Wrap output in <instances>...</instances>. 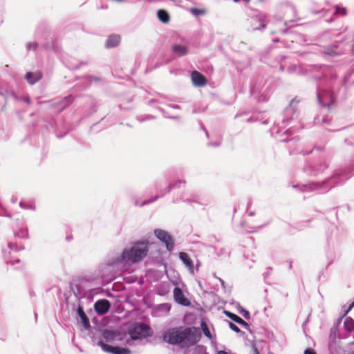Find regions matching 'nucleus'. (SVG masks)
<instances>
[{
	"label": "nucleus",
	"instance_id": "f257e3e1",
	"mask_svg": "<svg viewBox=\"0 0 354 354\" xmlns=\"http://www.w3.org/2000/svg\"><path fill=\"white\" fill-rule=\"evenodd\" d=\"M148 250V244L145 241L137 242L131 248L124 249L120 256L113 259L102 268V278L106 281L113 280L115 277V274L112 273L114 266H125L129 263L141 261L147 256Z\"/></svg>",
	"mask_w": 354,
	"mask_h": 354
},
{
	"label": "nucleus",
	"instance_id": "f03ea898",
	"mask_svg": "<svg viewBox=\"0 0 354 354\" xmlns=\"http://www.w3.org/2000/svg\"><path fill=\"white\" fill-rule=\"evenodd\" d=\"M200 339V334L195 327H173L162 333V341L178 346L181 348H187L195 345Z\"/></svg>",
	"mask_w": 354,
	"mask_h": 354
},
{
	"label": "nucleus",
	"instance_id": "7ed1b4c3",
	"mask_svg": "<svg viewBox=\"0 0 354 354\" xmlns=\"http://www.w3.org/2000/svg\"><path fill=\"white\" fill-rule=\"evenodd\" d=\"M299 103V100L296 99H293L290 102L289 105L286 107L283 113V118L281 119V123L278 122L277 126L278 129L277 130V133H279L282 129L286 127V126L291 124L292 123L296 122L298 118L297 113V104Z\"/></svg>",
	"mask_w": 354,
	"mask_h": 354
},
{
	"label": "nucleus",
	"instance_id": "20e7f679",
	"mask_svg": "<svg viewBox=\"0 0 354 354\" xmlns=\"http://www.w3.org/2000/svg\"><path fill=\"white\" fill-rule=\"evenodd\" d=\"M354 307V301L349 305L346 310H344L343 314L334 322L333 326L330 330L329 339H328V348L332 352L333 348L337 344V339L346 338V337L341 336L339 333V329L342 324V319L346 316L348 312Z\"/></svg>",
	"mask_w": 354,
	"mask_h": 354
},
{
	"label": "nucleus",
	"instance_id": "39448f33",
	"mask_svg": "<svg viewBox=\"0 0 354 354\" xmlns=\"http://www.w3.org/2000/svg\"><path fill=\"white\" fill-rule=\"evenodd\" d=\"M128 333L130 339H127L126 342L127 344L131 345L133 340L150 337L151 335V327L142 323H136L129 327Z\"/></svg>",
	"mask_w": 354,
	"mask_h": 354
},
{
	"label": "nucleus",
	"instance_id": "423d86ee",
	"mask_svg": "<svg viewBox=\"0 0 354 354\" xmlns=\"http://www.w3.org/2000/svg\"><path fill=\"white\" fill-rule=\"evenodd\" d=\"M181 184L185 185L186 184V180H178L174 183H169L165 189H162V183L160 180L156 181L154 187L158 194L149 200L144 201L142 205H149L156 201L158 199L162 198L167 194L169 193L172 189L180 188Z\"/></svg>",
	"mask_w": 354,
	"mask_h": 354
},
{
	"label": "nucleus",
	"instance_id": "0eeeda50",
	"mask_svg": "<svg viewBox=\"0 0 354 354\" xmlns=\"http://www.w3.org/2000/svg\"><path fill=\"white\" fill-rule=\"evenodd\" d=\"M267 15L259 10H254L248 19L252 30H261L266 28Z\"/></svg>",
	"mask_w": 354,
	"mask_h": 354
},
{
	"label": "nucleus",
	"instance_id": "6e6552de",
	"mask_svg": "<svg viewBox=\"0 0 354 354\" xmlns=\"http://www.w3.org/2000/svg\"><path fill=\"white\" fill-rule=\"evenodd\" d=\"M317 100L322 107L330 109L335 102V95L331 91L322 90L319 87H317Z\"/></svg>",
	"mask_w": 354,
	"mask_h": 354
},
{
	"label": "nucleus",
	"instance_id": "1a4fd4ad",
	"mask_svg": "<svg viewBox=\"0 0 354 354\" xmlns=\"http://www.w3.org/2000/svg\"><path fill=\"white\" fill-rule=\"evenodd\" d=\"M154 234L160 241L165 243L167 250L171 252L174 248V241L172 236L166 231L160 229L154 230Z\"/></svg>",
	"mask_w": 354,
	"mask_h": 354
},
{
	"label": "nucleus",
	"instance_id": "9d476101",
	"mask_svg": "<svg viewBox=\"0 0 354 354\" xmlns=\"http://www.w3.org/2000/svg\"><path fill=\"white\" fill-rule=\"evenodd\" d=\"M341 41H335L328 46L322 51V55L325 57H335L344 53V48L341 46Z\"/></svg>",
	"mask_w": 354,
	"mask_h": 354
},
{
	"label": "nucleus",
	"instance_id": "9b49d317",
	"mask_svg": "<svg viewBox=\"0 0 354 354\" xmlns=\"http://www.w3.org/2000/svg\"><path fill=\"white\" fill-rule=\"evenodd\" d=\"M328 167V164L323 162L319 164L308 165L304 167L303 171L308 175L316 176L322 174Z\"/></svg>",
	"mask_w": 354,
	"mask_h": 354
},
{
	"label": "nucleus",
	"instance_id": "f8f14e48",
	"mask_svg": "<svg viewBox=\"0 0 354 354\" xmlns=\"http://www.w3.org/2000/svg\"><path fill=\"white\" fill-rule=\"evenodd\" d=\"M97 345L100 346L102 350L106 353L111 354H130L131 351L127 348H122L119 346H114L107 344H105L103 341L100 340L97 342Z\"/></svg>",
	"mask_w": 354,
	"mask_h": 354
},
{
	"label": "nucleus",
	"instance_id": "ddd939ff",
	"mask_svg": "<svg viewBox=\"0 0 354 354\" xmlns=\"http://www.w3.org/2000/svg\"><path fill=\"white\" fill-rule=\"evenodd\" d=\"M111 304L106 299H99L94 304V309L98 315H104L110 309Z\"/></svg>",
	"mask_w": 354,
	"mask_h": 354
},
{
	"label": "nucleus",
	"instance_id": "4468645a",
	"mask_svg": "<svg viewBox=\"0 0 354 354\" xmlns=\"http://www.w3.org/2000/svg\"><path fill=\"white\" fill-rule=\"evenodd\" d=\"M174 298L176 303L183 306H189L190 301L185 297L182 289L180 287H175L174 289Z\"/></svg>",
	"mask_w": 354,
	"mask_h": 354
},
{
	"label": "nucleus",
	"instance_id": "2eb2a0df",
	"mask_svg": "<svg viewBox=\"0 0 354 354\" xmlns=\"http://www.w3.org/2000/svg\"><path fill=\"white\" fill-rule=\"evenodd\" d=\"M193 84L195 86L201 87L207 84L206 77L200 72L194 71L191 74Z\"/></svg>",
	"mask_w": 354,
	"mask_h": 354
},
{
	"label": "nucleus",
	"instance_id": "dca6fc26",
	"mask_svg": "<svg viewBox=\"0 0 354 354\" xmlns=\"http://www.w3.org/2000/svg\"><path fill=\"white\" fill-rule=\"evenodd\" d=\"M42 73L39 71H37L36 72H27L24 78L29 84L33 85L39 82L42 78Z\"/></svg>",
	"mask_w": 354,
	"mask_h": 354
},
{
	"label": "nucleus",
	"instance_id": "f3484780",
	"mask_svg": "<svg viewBox=\"0 0 354 354\" xmlns=\"http://www.w3.org/2000/svg\"><path fill=\"white\" fill-rule=\"evenodd\" d=\"M223 313L228 318L231 319L232 321L235 322L248 331L251 332L250 325L242 318L227 310H224Z\"/></svg>",
	"mask_w": 354,
	"mask_h": 354
},
{
	"label": "nucleus",
	"instance_id": "a211bd4d",
	"mask_svg": "<svg viewBox=\"0 0 354 354\" xmlns=\"http://www.w3.org/2000/svg\"><path fill=\"white\" fill-rule=\"evenodd\" d=\"M77 313L81 319L84 328L86 330L91 328L90 321L84 311L83 306L78 304L76 308Z\"/></svg>",
	"mask_w": 354,
	"mask_h": 354
},
{
	"label": "nucleus",
	"instance_id": "6ab92c4d",
	"mask_svg": "<svg viewBox=\"0 0 354 354\" xmlns=\"http://www.w3.org/2000/svg\"><path fill=\"white\" fill-rule=\"evenodd\" d=\"M120 42V37L118 35L113 34L108 37L106 41V47L109 48H115Z\"/></svg>",
	"mask_w": 354,
	"mask_h": 354
},
{
	"label": "nucleus",
	"instance_id": "aec40b11",
	"mask_svg": "<svg viewBox=\"0 0 354 354\" xmlns=\"http://www.w3.org/2000/svg\"><path fill=\"white\" fill-rule=\"evenodd\" d=\"M73 96L72 95H69L59 101L55 106L59 111H62L65 108L68 107L73 102Z\"/></svg>",
	"mask_w": 354,
	"mask_h": 354
},
{
	"label": "nucleus",
	"instance_id": "412c9836",
	"mask_svg": "<svg viewBox=\"0 0 354 354\" xmlns=\"http://www.w3.org/2000/svg\"><path fill=\"white\" fill-rule=\"evenodd\" d=\"M179 258L183 261V263L185 265L186 267L192 272L194 271V263L192 259L189 258V256L186 253L181 252L179 253Z\"/></svg>",
	"mask_w": 354,
	"mask_h": 354
},
{
	"label": "nucleus",
	"instance_id": "4be33fe9",
	"mask_svg": "<svg viewBox=\"0 0 354 354\" xmlns=\"http://www.w3.org/2000/svg\"><path fill=\"white\" fill-rule=\"evenodd\" d=\"M171 50L175 55L182 57L187 54L188 49L185 46L181 44H174L171 46Z\"/></svg>",
	"mask_w": 354,
	"mask_h": 354
},
{
	"label": "nucleus",
	"instance_id": "5701e85b",
	"mask_svg": "<svg viewBox=\"0 0 354 354\" xmlns=\"http://www.w3.org/2000/svg\"><path fill=\"white\" fill-rule=\"evenodd\" d=\"M170 291V284L167 282L160 283L156 288V293L160 296L167 295Z\"/></svg>",
	"mask_w": 354,
	"mask_h": 354
},
{
	"label": "nucleus",
	"instance_id": "b1692460",
	"mask_svg": "<svg viewBox=\"0 0 354 354\" xmlns=\"http://www.w3.org/2000/svg\"><path fill=\"white\" fill-rule=\"evenodd\" d=\"M344 328L348 333H351V332L353 331L354 320L351 317H346L344 322Z\"/></svg>",
	"mask_w": 354,
	"mask_h": 354
},
{
	"label": "nucleus",
	"instance_id": "393cba45",
	"mask_svg": "<svg viewBox=\"0 0 354 354\" xmlns=\"http://www.w3.org/2000/svg\"><path fill=\"white\" fill-rule=\"evenodd\" d=\"M158 19L164 24L169 22V15L165 10H159L157 12Z\"/></svg>",
	"mask_w": 354,
	"mask_h": 354
},
{
	"label": "nucleus",
	"instance_id": "a878e982",
	"mask_svg": "<svg viewBox=\"0 0 354 354\" xmlns=\"http://www.w3.org/2000/svg\"><path fill=\"white\" fill-rule=\"evenodd\" d=\"M15 236L21 239H28V228L26 225L22 226L17 232H15Z\"/></svg>",
	"mask_w": 354,
	"mask_h": 354
},
{
	"label": "nucleus",
	"instance_id": "bb28decb",
	"mask_svg": "<svg viewBox=\"0 0 354 354\" xmlns=\"http://www.w3.org/2000/svg\"><path fill=\"white\" fill-rule=\"evenodd\" d=\"M171 310V305L168 303H163L156 306V311L162 314H167Z\"/></svg>",
	"mask_w": 354,
	"mask_h": 354
},
{
	"label": "nucleus",
	"instance_id": "cd10ccee",
	"mask_svg": "<svg viewBox=\"0 0 354 354\" xmlns=\"http://www.w3.org/2000/svg\"><path fill=\"white\" fill-rule=\"evenodd\" d=\"M235 307L236 310L239 311V313L246 319H250V313L245 310L244 308H243L241 304L239 302H236L235 304Z\"/></svg>",
	"mask_w": 354,
	"mask_h": 354
},
{
	"label": "nucleus",
	"instance_id": "c85d7f7f",
	"mask_svg": "<svg viewBox=\"0 0 354 354\" xmlns=\"http://www.w3.org/2000/svg\"><path fill=\"white\" fill-rule=\"evenodd\" d=\"M287 72L289 74H292V73L302 74L303 73L301 67L300 66L295 65V64L290 66L287 68Z\"/></svg>",
	"mask_w": 354,
	"mask_h": 354
},
{
	"label": "nucleus",
	"instance_id": "c756f323",
	"mask_svg": "<svg viewBox=\"0 0 354 354\" xmlns=\"http://www.w3.org/2000/svg\"><path fill=\"white\" fill-rule=\"evenodd\" d=\"M347 14L346 8L340 7L339 6L336 5L335 6V10L333 13V16L341 15L346 16Z\"/></svg>",
	"mask_w": 354,
	"mask_h": 354
},
{
	"label": "nucleus",
	"instance_id": "7c9ffc66",
	"mask_svg": "<svg viewBox=\"0 0 354 354\" xmlns=\"http://www.w3.org/2000/svg\"><path fill=\"white\" fill-rule=\"evenodd\" d=\"M8 248L13 251L19 252L24 250V246L23 245H18L15 243L10 242L8 244Z\"/></svg>",
	"mask_w": 354,
	"mask_h": 354
},
{
	"label": "nucleus",
	"instance_id": "2f4dec72",
	"mask_svg": "<svg viewBox=\"0 0 354 354\" xmlns=\"http://www.w3.org/2000/svg\"><path fill=\"white\" fill-rule=\"evenodd\" d=\"M5 260L7 264H10L11 266H14L16 263H19L21 262L19 258H12L10 256V254L8 256L5 257Z\"/></svg>",
	"mask_w": 354,
	"mask_h": 354
},
{
	"label": "nucleus",
	"instance_id": "473e14b6",
	"mask_svg": "<svg viewBox=\"0 0 354 354\" xmlns=\"http://www.w3.org/2000/svg\"><path fill=\"white\" fill-rule=\"evenodd\" d=\"M192 354H207L203 346H197L194 348Z\"/></svg>",
	"mask_w": 354,
	"mask_h": 354
},
{
	"label": "nucleus",
	"instance_id": "72a5a7b5",
	"mask_svg": "<svg viewBox=\"0 0 354 354\" xmlns=\"http://www.w3.org/2000/svg\"><path fill=\"white\" fill-rule=\"evenodd\" d=\"M323 149H324L323 147L315 146L314 147V149H312V150H309V151H300L298 153L305 156V155H309L310 153H313L314 151H322Z\"/></svg>",
	"mask_w": 354,
	"mask_h": 354
},
{
	"label": "nucleus",
	"instance_id": "f704fd0d",
	"mask_svg": "<svg viewBox=\"0 0 354 354\" xmlns=\"http://www.w3.org/2000/svg\"><path fill=\"white\" fill-rule=\"evenodd\" d=\"M19 206L23 208V209H32V210H35V207L34 205L32 204H28V203H26V202H24V201H21L19 203Z\"/></svg>",
	"mask_w": 354,
	"mask_h": 354
},
{
	"label": "nucleus",
	"instance_id": "c9c22d12",
	"mask_svg": "<svg viewBox=\"0 0 354 354\" xmlns=\"http://www.w3.org/2000/svg\"><path fill=\"white\" fill-rule=\"evenodd\" d=\"M221 142H222V138L221 137L218 138L216 139V141L214 142H212V141H209L208 143H207V145L209 146V147H218L221 145Z\"/></svg>",
	"mask_w": 354,
	"mask_h": 354
},
{
	"label": "nucleus",
	"instance_id": "e433bc0d",
	"mask_svg": "<svg viewBox=\"0 0 354 354\" xmlns=\"http://www.w3.org/2000/svg\"><path fill=\"white\" fill-rule=\"evenodd\" d=\"M228 324H229V327L230 328V329L232 330H233V331H234L235 333H243V332L241 331L240 330V328L236 324H234V323H232L231 322H228Z\"/></svg>",
	"mask_w": 354,
	"mask_h": 354
},
{
	"label": "nucleus",
	"instance_id": "4c0bfd02",
	"mask_svg": "<svg viewBox=\"0 0 354 354\" xmlns=\"http://www.w3.org/2000/svg\"><path fill=\"white\" fill-rule=\"evenodd\" d=\"M38 46V44L37 42H29L26 45L27 50H36Z\"/></svg>",
	"mask_w": 354,
	"mask_h": 354
},
{
	"label": "nucleus",
	"instance_id": "58836bf2",
	"mask_svg": "<svg viewBox=\"0 0 354 354\" xmlns=\"http://www.w3.org/2000/svg\"><path fill=\"white\" fill-rule=\"evenodd\" d=\"M252 205V201L249 200L247 204V212L249 216H253L255 215L254 210H250V207Z\"/></svg>",
	"mask_w": 354,
	"mask_h": 354
},
{
	"label": "nucleus",
	"instance_id": "ea45409f",
	"mask_svg": "<svg viewBox=\"0 0 354 354\" xmlns=\"http://www.w3.org/2000/svg\"><path fill=\"white\" fill-rule=\"evenodd\" d=\"M202 327H203V330L204 335L206 337L211 338V337H212L211 333L209 330V329L207 328V326L204 323L202 324Z\"/></svg>",
	"mask_w": 354,
	"mask_h": 354
},
{
	"label": "nucleus",
	"instance_id": "a19ab883",
	"mask_svg": "<svg viewBox=\"0 0 354 354\" xmlns=\"http://www.w3.org/2000/svg\"><path fill=\"white\" fill-rule=\"evenodd\" d=\"M158 109L163 113V115H164V116L165 118L175 119V120L179 119L178 116H169V115H168V113L162 108L158 107Z\"/></svg>",
	"mask_w": 354,
	"mask_h": 354
},
{
	"label": "nucleus",
	"instance_id": "79ce46f5",
	"mask_svg": "<svg viewBox=\"0 0 354 354\" xmlns=\"http://www.w3.org/2000/svg\"><path fill=\"white\" fill-rule=\"evenodd\" d=\"M0 216H5L7 217H11V214L6 213V209L0 204Z\"/></svg>",
	"mask_w": 354,
	"mask_h": 354
},
{
	"label": "nucleus",
	"instance_id": "37998d69",
	"mask_svg": "<svg viewBox=\"0 0 354 354\" xmlns=\"http://www.w3.org/2000/svg\"><path fill=\"white\" fill-rule=\"evenodd\" d=\"M86 64H87V62L82 61V62H80L79 64H77L69 66L68 67L71 68V69H78V68H80V67L82 65H86Z\"/></svg>",
	"mask_w": 354,
	"mask_h": 354
},
{
	"label": "nucleus",
	"instance_id": "c03bdc74",
	"mask_svg": "<svg viewBox=\"0 0 354 354\" xmlns=\"http://www.w3.org/2000/svg\"><path fill=\"white\" fill-rule=\"evenodd\" d=\"M204 12L202 10L193 8L192 10V13L196 16L203 14Z\"/></svg>",
	"mask_w": 354,
	"mask_h": 354
},
{
	"label": "nucleus",
	"instance_id": "a18cd8bd",
	"mask_svg": "<svg viewBox=\"0 0 354 354\" xmlns=\"http://www.w3.org/2000/svg\"><path fill=\"white\" fill-rule=\"evenodd\" d=\"M295 131V130L294 129L293 127H292V126H291L290 128L287 129L284 131V133H285V134H287V135H291V134H292Z\"/></svg>",
	"mask_w": 354,
	"mask_h": 354
},
{
	"label": "nucleus",
	"instance_id": "49530a36",
	"mask_svg": "<svg viewBox=\"0 0 354 354\" xmlns=\"http://www.w3.org/2000/svg\"><path fill=\"white\" fill-rule=\"evenodd\" d=\"M304 354H317L314 349L308 348L304 351Z\"/></svg>",
	"mask_w": 354,
	"mask_h": 354
},
{
	"label": "nucleus",
	"instance_id": "de8ad7c7",
	"mask_svg": "<svg viewBox=\"0 0 354 354\" xmlns=\"http://www.w3.org/2000/svg\"><path fill=\"white\" fill-rule=\"evenodd\" d=\"M87 79L89 82H91L92 81L99 82L100 80V79L97 77H91V76H88Z\"/></svg>",
	"mask_w": 354,
	"mask_h": 354
},
{
	"label": "nucleus",
	"instance_id": "09e8293b",
	"mask_svg": "<svg viewBox=\"0 0 354 354\" xmlns=\"http://www.w3.org/2000/svg\"><path fill=\"white\" fill-rule=\"evenodd\" d=\"M43 47L46 49V50H56L55 46L53 45L52 46H50V45H48V44H46L43 46Z\"/></svg>",
	"mask_w": 354,
	"mask_h": 354
},
{
	"label": "nucleus",
	"instance_id": "8fccbe9b",
	"mask_svg": "<svg viewBox=\"0 0 354 354\" xmlns=\"http://www.w3.org/2000/svg\"><path fill=\"white\" fill-rule=\"evenodd\" d=\"M182 201H183L184 203H188V204H190V203H192V202L197 203V201H192V200L189 199V198H186V199H183V198H182ZM198 203H199L198 202Z\"/></svg>",
	"mask_w": 354,
	"mask_h": 354
},
{
	"label": "nucleus",
	"instance_id": "3c124183",
	"mask_svg": "<svg viewBox=\"0 0 354 354\" xmlns=\"http://www.w3.org/2000/svg\"><path fill=\"white\" fill-rule=\"evenodd\" d=\"M152 103H160V101L157 99H151L150 100H149V104H151Z\"/></svg>",
	"mask_w": 354,
	"mask_h": 354
},
{
	"label": "nucleus",
	"instance_id": "603ef678",
	"mask_svg": "<svg viewBox=\"0 0 354 354\" xmlns=\"http://www.w3.org/2000/svg\"><path fill=\"white\" fill-rule=\"evenodd\" d=\"M22 100L26 102L27 104H30V98L28 97V96H25L22 98Z\"/></svg>",
	"mask_w": 354,
	"mask_h": 354
},
{
	"label": "nucleus",
	"instance_id": "864d4df0",
	"mask_svg": "<svg viewBox=\"0 0 354 354\" xmlns=\"http://www.w3.org/2000/svg\"><path fill=\"white\" fill-rule=\"evenodd\" d=\"M296 139H297V137H294V138H292V139H290V140H286V139H284V140H281V141H282V142H291L295 141Z\"/></svg>",
	"mask_w": 354,
	"mask_h": 354
},
{
	"label": "nucleus",
	"instance_id": "5fc2aeb1",
	"mask_svg": "<svg viewBox=\"0 0 354 354\" xmlns=\"http://www.w3.org/2000/svg\"><path fill=\"white\" fill-rule=\"evenodd\" d=\"M250 0H233L234 3H239L241 1L244 2L245 4H248Z\"/></svg>",
	"mask_w": 354,
	"mask_h": 354
},
{
	"label": "nucleus",
	"instance_id": "6e6d98bb",
	"mask_svg": "<svg viewBox=\"0 0 354 354\" xmlns=\"http://www.w3.org/2000/svg\"><path fill=\"white\" fill-rule=\"evenodd\" d=\"M169 106L174 109H180V106L178 104H171V105H169Z\"/></svg>",
	"mask_w": 354,
	"mask_h": 354
},
{
	"label": "nucleus",
	"instance_id": "4d7b16f0",
	"mask_svg": "<svg viewBox=\"0 0 354 354\" xmlns=\"http://www.w3.org/2000/svg\"><path fill=\"white\" fill-rule=\"evenodd\" d=\"M257 120L254 119V118L251 117V118H249L246 120V122H256Z\"/></svg>",
	"mask_w": 354,
	"mask_h": 354
},
{
	"label": "nucleus",
	"instance_id": "13d9d810",
	"mask_svg": "<svg viewBox=\"0 0 354 354\" xmlns=\"http://www.w3.org/2000/svg\"><path fill=\"white\" fill-rule=\"evenodd\" d=\"M143 202H144V201H142V203H139L137 200H136V201H134V204H135V205H136V206H140V207H142V206H145V205H142V203Z\"/></svg>",
	"mask_w": 354,
	"mask_h": 354
},
{
	"label": "nucleus",
	"instance_id": "bf43d9fd",
	"mask_svg": "<svg viewBox=\"0 0 354 354\" xmlns=\"http://www.w3.org/2000/svg\"><path fill=\"white\" fill-rule=\"evenodd\" d=\"M154 118V117L151 115H147L145 119H142V120H140V122H142L145 120H150V119H153Z\"/></svg>",
	"mask_w": 354,
	"mask_h": 354
},
{
	"label": "nucleus",
	"instance_id": "052dcab7",
	"mask_svg": "<svg viewBox=\"0 0 354 354\" xmlns=\"http://www.w3.org/2000/svg\"><path fill=\"white\" fill-rule=\"evenodd\" d=\"M253 354H259V352L257 348H256L255 346L253 347Z\"/></svg>",
	"mask_w": 354,
	"mask_h": 354
},
{
	"label": "nucleus",
	"instance_id": "680f3d73",
	"mask_svg": "<svg viewBox=\"0 0 354 354\" xmlns=\"http://www.w3.org/2000/svg\"><path fill=\"white\" fill-rule=\"evenodd\" d=\"M327 10H321L320 11L316 12L315 13H323L324 15H326Z\"/></svg>",
	"mask_w": 354,
	"mask_h": 354
},
{
	"label": "nucleus",
	"instance_id": "e2e57ef3",
	"mask_svg": "<svg viewBox=\"0 0 354 354\" xmlns=\"http://www.w3.org/2000/svg\"><path fill=\"white\" fill-rule=\"evenodd\" d=\"M218 354H230V353L225 351H218Z\"/></svg>",
	"mask_w": 354,
	"mask_h": 354
},
{
	"label": "nucleus",
	"instance_id": "0e129e2a",
	"mask_svg": "<svg viewBox=\"0 0 354 354\" xmlns=\"http://www.w3.org/2000/svg\"><path fill=\"white\" fill-rule=\"evenodd\" d=\"M80 289L77 288V292H75V295L76 296V297L78 299V300L80 299V298L77 296V295H80Z\"/></svg>",
	"mask_w": 354,
	"mask_h": 354
},
{
	"label": "nucleus",
	"instance_id": "69168bd1",
	"mask_svg": "<svg viewBox=\"0 0 354 354\" xmlns=\"http://www.w3.org/2000/svg\"><path fill=\"white\" fill-rule=\"evenodd\" d=\"M224 252H225V250L224 249H221V251L218 253H217V255L218 256H221Z\"/></svg>",
	"mask_w": 354,
	"mask_h": 354
},
{
	"label": "nucleus",
	"instance_id": "338daca9",
	"mask_svg": "<svg viewBox=\"0 0 354 354\" xmlns=\"http://www.w3.org/2000/svg\"><path fill=\"white\" fill-rule=\"evenodd\" d=\"M201 128H202V129H203L205 131V135L208 138L209 137L208 131L203 127H201Z\"/></svg>",
	"mask_w": 354,
	"mask_h": 354
},
{
	"label": "nucleus",
	"instance_id": "774afa93",
	"mask_svg": "<svg viewBox=\"0 0 354 354\" xmlns=\"http://www.w3.org/2000/svg\"><path fill=\"white\" fill-rule=\"evenodd\" d=\"M218 280L220 281L222 286H224V285H225L224 281L223 279H221V278H218Z\"/></svg>",
	"mask_w": 354,
	"mask_h": 354
}]
</instances>
